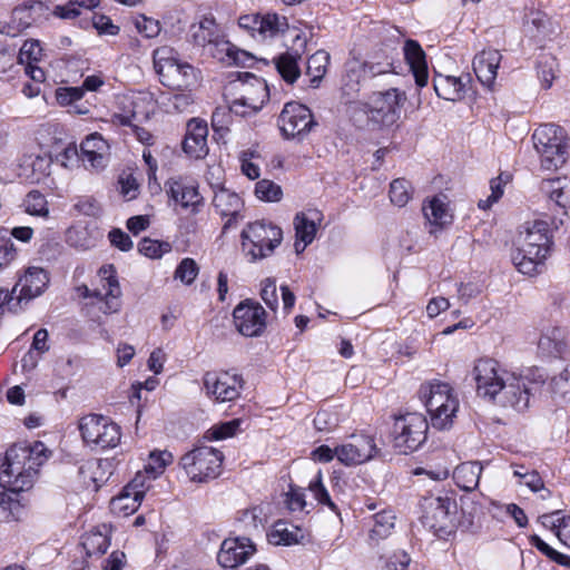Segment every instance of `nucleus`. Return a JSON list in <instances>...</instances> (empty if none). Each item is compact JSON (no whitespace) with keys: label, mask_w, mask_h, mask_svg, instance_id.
<instances>
[{"label":"nucleus","mask_w":570,"mask_h":570,"mask_svg":"<svg viewBox=\"0 0 570 570\" xmlns=\"http://www.w3.org/2000/svg\"><path fill=\"white\" fill-rule=\"evenodd\" d=\"M471 374L479 396L512 406L519 412L529 407L532 391L544 382V375L539 370H530L524 377L517 376L495 360L487 357L475 361Z\"/></svg>","instance_id":"obj_1"},{"label":"nucleus","mask_w":570,"mask_h":570,"mask_svg":"<svg viewBox=\"0 0 570 570\" xmlns=\"http://www.w3.org/2000/svg\"><path fill=\"white\" fill-rule=\"evenodd\" d=\"M551 245L549 224L543 220L528 222L519 233L512 262L520 273L534 275L549 255Z\"/></svg>","instance_id":"obj_2"},{"label":"nucleus","mask_w":570,"mask_h":570,"mask_svg":"<svg viewBox=\"0 0 570 570\" xmlns=\"http://www.w3.org/2000/svg\"><path fill=\"white\" fill-rule=\"evenodd\" d=\"M405 99V94L396 88L375 91L366 102H356L348 107L347 112L358 127L370 124L389 127L400 118V110Z\"/></svg>","instance_id":"obj_3"},{"label":"nucleus","mask_w":570,"mask_h":570,"mask_svg":"<svg viewBox=\"0 0 570 570\" xmlns=\"http://www.w3.org/2000/svg\"><path fill=\"white\" fill-rule=\"evenodd\" d=\"M237 75V79L228 86V90L235 95L229 102V110L240 117L255 115L268 100L267 83L250 72H238Z\"/></svg>","instance_id":"obj_4"},{"label":"nucleus","mask_w":570,"mask_h":570,"mask_svg":"<svg viewBox=\"0 0 570 570\" xmlns=\"http://www.w3.org/2000/svg\"><path fill=\"white\" fill-rule=\"evenodd\" d=\"M532 140L544 169H558L566 164L570 145L562 127L554 124L541 125L532 134Z\"/></svg>","instance_id":"obj_5"},{"label":"nucleus","mask_w":570,"mask_h":570,"mask_svg":"<svg viewBox=\"0 0 570 570\" xmlns=\"http://www.w3.org/2000/svg\"><path fill=\"white\" fill-rule=\"evenodd\" d=\"M240 237L246 256L256 262L274 253L283 240V230L272 222L256 220L243 229Z\"/></svg>","instance_id":"obj_6"},{"label":"nucleus","mask_w":570,"mask_h":570,"mask_svg":"<svg viewBox=\"0 0 570 570\" xmlns=\"http://www.w3.org/2000/svg\"><path fill=\"white\" fill-rule=\"evenodd\" d=\"M154 68L163 85L177 89H188L197 82L194 67L181 62L173 48L160 47L154 51Z\"/></svg>","instance_id":"obj_7"},{"label":"nucleus","mask_w":570,"mask_h":570,"mask_svg":"<svg viewBox=\"0 0 570 570\" xmlns=\"http://www.w3.org/2000/svg\"><path fill=\"white\" fill-rule=\"evenodd\" d=\"M189 35L195 45L199 47H215L220 52H225L226 58L218 57V59L229 65L244 63L247 57L245 51L235 48L224 39V32L213 17H203L198 22L193 23Z\"/></svg>","instance_id":"obj_8"},{"label":"nucleus","mask_w":570,"mask_h":570,"mask_svg":"<svg viewBox=\"0 0 570 570\" xmlns=\"http://www.w3.org/2000/svg\"><path fill=\"white\" fill-rule=\"evenodd\" d=\"M224 455L212 446H197L180 458V466L194 482H205L220 474Z\"/></svg>","instance_id":"obj_9"},{"label":"nucleus","mask_w":570,"mask_h":570,"mask_svg":"<svg viewBox=\"0 0 570 570\" xmlns=\"http://www.w3.org/2000/svg\"><path fill=\"white\" fill-rule=\"evenodd\" d=\"M79 430L83 442L94 449H114L120 443V426L104 415H85L80 419Z\"/></svg>","instance_id":"obj_10"},{"label":"nucleus","mask_w":570,"mask_h":570,"mask_svg":"<svg viewBox=\"0 0 570 570\" xmlns=\"http://www.w3.org/2000/svg\"><path fill=\"white\" fill-rule=\"evenodd\" d=\"M429 423L421 413H406L393 425V443L400 453L416 451L426 440Z\"/></svg>","instance_id":"obj_11"},{"label":"nucleus","mask_w":570,"mask_h":570,"mask_svg":"<svg viewBox=\"0 0 570 570\" xmlns=\"http://www.w3.org/2000/svg\"><path fill=\"white\" fill-rule=\"evenodd\" d=\"M203 386L208 397L225 403L239 397L244 380L228 371H208L203 375Z\"/></svg>","instance_id":"obj_12"},{"label":"nucleus","mask_w":570,"mask_h":570,"mask_svg":"<svg viewBox=\"0 0 570 570\" xmlns=\"http://www.w3.org/2000/svg\"><path fill=\"white\" fill-rule=\"evenodd\" d=\"M422 508L424 512L423 522L426 527L434 530L439 535L451 532L456 513L454 500L448 497H430L424 499Z\"/></svg>","instance_id":"obj_13"},{"label":"nucleus","mask_w":570,"mask_h":570,"mask_svg":"<svg viewBox=\"0 0 570 570\" xmlns=\"http://www.w3.org/2000/svg\"><path fill=\"white\" fill-rule=\"evenodd\" d=\"M315 125L311 110L296 101L285 104L278 117V127L286 139L301 138Z\"/></svg>","instance_id":"obj_14"},{"label":"nucleus","mask_w":570,"mask_h":570,"mask_svg":"<svg viewBox=\"0 0 570 570\" xmlns=\"http://www.w3.org/2000/svg\"><path fill=\"white\" fill-rule=\"evenodd\" d=\"M99 276L101 278V287L89 289L87 286L79 287L83 297H96L104 302V306L100 309L105 314L117 313L120 309V296L121 288L117 277L115 276V269L112 265L104 266L99 269Z\"/></svg>","instance_id":"obj_15"},{"label":"nucleus","mask_w":570,"mask_h":570,"mask_svg":"<svg viewBox=\"0 0 570 570\" xmlns=\"http://www.w3.org/2000/svg\"><path fill=\"white\" fill-rule=\"evenodd\" d=\"M50 16L49 8L41 1H35L13 9L10 22L0 31L11 37L18 36L23 30L40 26Z\"/></svg>","instance_id":"obj_16"},{"label":"nucleus","mask_w":570,"mask_h":570,"mask_svg":"<svg viewBox=\"0 0 570 570\" xmlns=\"http://www.w3.org/2000/svg\"><path fill=\"white\" fill-rule=\"evenodd\" d=\"M234 323L238 332L248 337L259 336L266 327V312L254 301L239 303L233 312Z\"/></svg>","instance_id":"obj_17"},{"label":"nucleus","mask_w":570,"mask_h":570,"mask_svg":"<svg viewBox=\"0 0 570 570\" xmlns=\"http://www.w3.org/2000/svg\"><path fill=\"white\" fill-rule=\"evenodd\" d=\"M289 33L292 46L275 59V65L282 78L288 83H294L301 76L298 60L306 49L307 38L297 29L289 30Z\"/></svg>","instance_id":"obj_18"},{"label":"nucleus","mask_w":570,"mask_h":570,"mask_svg":"<svg viewBox=\"0 0 570 570\" xmlns=\"http://www.w3.org/2000/svg\"><path fill=\"white\" fill-rule=\"evenodd\" d=\"M238 24L242 29L249 31L254 38L258 37L263 40L289 31L287 19L275 13L244 14L239 17Z\"/></svg>","instance_id":"obj_19"},{"label":"nucleus","mask_w":570,"mask_h":570,"mask_svg":"<svg viewBox=\"0 0 570 570\" xmlns=\"http://www.w3.org/2000/svg\"><path fill=\"white\" fill-rule=\"evenodd\" d=\"M377 449L373 438L353 435L351 442L335 448V456L345 465L362 464L376 454Z\"/></svg>","instance_id":"obj_20"},{"label":"nucleus","mask_w":570,"mask_h":570,"mask_svg":"<svg viewBox=\"0 0 570 570\" xmlns=\"http://www.w3.org/2000/svg\"><path fill=\"white\" fill-rule=\"evenodd\" d=\"M256 552L255 544L245 537L225 539L217 554L218 563L224 568H236L245 563Z\"/></svg>","instance_id":"obj_21"},{"label":"nucleus","mask_w":570,"mask_h":570,"mask_svg":"<svg viewBox=\"0 0 570 570\" xmlns=\"http://www.w3.org/2000/svg\"><path fill=\"white\" fill-rule=\"evenodd\" d=\"M213 205L216 212L223 217L227 218L223 230L234 227L239 219H243L244 202L235 191L220 187L215 191Z\"/></svg>","instance_id":"obj_22"},{"label":"nucleus","mask_w":570,"mask_h":570,"mask_svg":"<svg viewBox=\"0 0 570 570\" xmlns=\"http://www.w3.org/2000/svg\"><path fill=\"white\" fill-rule=\"evenodd\" d=\"M49 283V276L43 268L29 267L19 278L12 289V294L17 293V304L29 302L30 299L41 295Z\"/></svg>","instance_id":"obj_23"},{"label":"nucleus","mask_w":570,"mask_h":570,"mask_svg":"<svg viewBox=\"0 0 570 570\" xmlns=\"http://www.w3.org/2000/svg\"><path fill=\"white\" fill-rule=\"evenodd\" d=\"M207 136V124L197 118L190 119L183 141L184 151L191 158H204L208 154Z\"/></svg>","instance_id":"obj_24"},{"label":"nucleus","mask_w":570,"mask_h":570,"mask_svg":"<svg viewBox=\"0 0 570 570\" xmlns=\"http://www.w3.org/2000/svg\"><path fill=\"white\" fill-rule=\"evenodd\" d=\"M419 396L424 403L426 411H436L443 404L459 401L453 387L440 381H432L421 385Z\"/></svg>","instance_id":"obj_25"},{"label":"nucleus","mask_w":570,"mask_h":570,"mask_svg":"<svg viewBox=\"0 0 570 570\" xmlns=\"http://www.w3.org/2000/svg\"><path fill=\"white\" fill-rule=\"evenodd\" d=\"M167 194L183 208L197 213L203 203V198L195 185L185 181L181 178H171L167 181Z\"/></svg>","instance_id":"obj_26"},{"label":"nucleus","mask_w":570,"mask_h":570,"mask_svg":"<svg viewBox=\"0 0 570 570\" xmlns=\"http://www.w3.org/2000/svg\"><path fill=\"white\" fill-rule=\"evenodd\" d=\"M81 160L85 166L94 169H101L107 165L108 144L99 134H91L80 146Z\"/></svg>","instance_id":"obj_27"},{"label":"nucleus","mask_w":570,"mask_h":570,"mask_svg":"<svg viewBox=\"0 0 570 570\" xmlns=\"http://www.w3.org/2000/svg\"><path fill=\"white\" fill-rule=\"evenodd\" d=\"M502 56L495 49L482 50L473 59V70L480 82L491 88L497 79V70Z\"/></svg>","instance_id":"obj_28"},{"label":"nucleus","mask_w":570,"mask_h":570,"mask_svg":"<svg viewBox=\"0 0 570 570\" xmlns=\"http://www.w3.org/2000/svg\"><path fill=\"white\" fill-rule=\"evenodd\" d=\"M320 220V213L309 210L308 213H298L294 218V228L296 234V240L294 248L297 254L305 250L316 235L317 224Z\"/></svg>","instance_id":"obj_29"},{"label":"nucleus","mask_w":570,"mask_h":570,"mask_svg":"<svg viewBox=\"0 0 570 570\" xmlns=\"http://www.w3.org/2000/svg\"><path fill=\"white\" fill-rule=\"evenodd\" d=\"M403 51L405 60L413 72L415 83L421 88L425 87L428 85L429 75L425 52L422 47L417 41L409 39L404 43Z\"/></svg>","instance_id":"obj_30"},{"label":"nucleus","mask_w":570,"mask_h":570,"mask_svg":"<svg viewBox=\"0 0 570 570\" xmlns=\"http://www.w3.org/2000/svg\"><path fill=\"white\" fill-rule=\"evenodd\" d=\"M469 82L470 76L454 77L439 73L433 78V87L436 95L449 101L461 100L465 95Z\"/></svg>","instance_id":"obj_31"},{"label":"nucleus","mask_w":570,"mask_h":570,"mask_svg":"<svg viewBox=\"0 0 570 570\" xmlns=\"http://www.w3.org/2000/svg\"><path fill=\"white\" fill-rule=\"evenodd\" d=\"M538 350L544 356H563L567 352L564 331L558 326L542 328L538 340Z\"/></svg>","instance_id":"obj_32"},{"label":"nucleus","mask_w":570,"mask_h":570,"mask_svg":"<svg viewBox=\"0 0 570 570\" xmlns=\"http://www.w3.org/2000/svg\"><path fill=\"white\" fill-rule=\"evenodd\" d=\"M396 523V515L393 510L384 509L373 515V525L370 529L368 539L371 544H379L380 541L389 538Z\"/></svg>","instance_id":"obj_33"},{"label":"nucleus","mask_w":570,"mask_h":570,"mask_svg":"<svg viewBox=\"0 0 570 570\" xmlns=\"http://www.w3.org/2000/svg\"><path fill=\"white\" fill-rule=\"evenodd\" d=\"M482 470L478 461L464 462L455 468L453 479L459 488L471 492L478 488Z\"/></svg>","instance_id":"obj_34"},{"label":"nucleus","mask_w":570,"mask_h":570,"mask_svg":"<svg viewBox=\"0 0 570 570\" xmlns=\"http://www.w3.org/2000/svg\"><path fill=\"white\" fill-rule=\"evenodd\" d=\"M423 214L430 224L436 226H445L451 224L452 214L445 196H435L428 204L423 205Z\"/></svg>","instance_id":"obj_35"},{"label":"nucleus","mask_w":570,"mask_h":570,"mask_svg":"<svg viewBox=\"0 0 570 570\" xmlns=\"http://www.w3.org/2000/svg\"><path fill=\"white\" fill-rule=\"evenodd\" d=\"M301 538L303 535L299 528L281 520L275 522L267 533L268 542L274 546H291L297 543Z\"/></svg>","instance_id":"obj_36"},{"label":"nucleus","mask_w":570,"mask_h":570,"mask_svg":"<svg viewBox=\"0 0 570 570\" xmlns=\"http://www.w3.org/2000/svg\"><path fill=\"white\" fill-rule=\"evenodd\" d=\"M362 66L357 61H352L346 65V73L343 77L342 95L345 97V102L351 107L354 101L353 99L360 91V82L363 75Z\"/></svg>","instance_id":"obj_37"},{"label":"nucleus","mask_w":570,"mask_h":570,"mask_svg":"<svg viewBox=\"0 0 570 570\" xmlns=\"http://www.w3.org/2000/svg\"><path fill=\"white\" fill-rule=\"evenodd\" d=\"M81 544L89 557L104 554L110 544L108 528L102 525L86 533L82 537Z\"/></svg>","instance_id":"obj_38"},{"label":"nucleus","mask_w":570,"mask_h":570,"mask_svg":"<svg viewBox=\"0 0 570 570\" xmlns=\"http://www.w3.org/2000/svg\"><path fill=\"white\" fill-rule=\"evenodd\" d=\"M541 522L544 527H550L560 542L570 548V517H560V511L551 514H543Z\"/></svg>","instance_id":"obj_39"},{"label":"nucleus","mask_w":570,"mask_h":570,"mask_svg":"<svg viewBox=\"0 0 570 570\" xmlns=\"http://www.w3.org/2000/svg\"><path fill=\"white\" fill-rule=\"evenodd\" d=\"M330 59V53L325 50H317L308 58L306 73L311 77L313 87H317L325 76Z\"/></svg>","instance_id":"obj_40"},{"label":"nucleus","mask_w":570,"mask_h":570,"mask_svg":"<svg viewBox=\"0 0 570 570\" xmlns=\"http://www.w3.org/2000/svg\"><path fill=\"white\" fill-rule=\"evenodd\" d=\"M459 406L460 402L456 401L443 404V406L436 411H428L432 426L438 430L450 429L453 425Z\"/></svg>","instance_id":"obj_41"},{"label":"nucleus","mask_w":570,"mask_h":570,"mask_svg":"<svg viewBox=\"0 0 570 570\" xmlns=\"http://www.w3.org/2000/svg\"><path fill=\"white\" fill-rule=\"evenodd\" d=\"M173 462V454L168 451H153L149 454L145 471L149 479H157L164 473L166 466Z\"/></svg>","instance_id":"obj_42"},{"label":"nucleus","mask_w":570,"mask_h":570,"mask_svg":"<svg viewBox=\"0 0 570 570\" xmlns=\"http://www.w3.org/2000/svg\"><path fill=\"white\" fill-rule=\"evenodd\" d=\"M140 492H130L124 489L122 493L111 500V509L125 515L134 513L140 505Z\"/></svg>","instance_id":"obj_43"},{"label":"nucleus","mask_w":570,"mask_h":570,"mask_svg":"<svg viewBox=\"0 0 570 570\" xmlns=\"http://www.w3.org/2000/svg\"><path fill=\"white\" fill-rule=\"evenodd\" d=\"M23 207L29 215L42 218L49 217L48 202L38 190H31L27 194L23 200Z\"/></svg>","instance_id":"obj_44"},{"label":"nucleus","mask_w":570,"mask_h":570,"mask_svg":"<svg viewBox=\"0 0 570 570\" xmlns=\"http://www.w3.org/2000/svg\"><path fill=\"white\" fill-rule=\"evenodd\" d=\"M100 0H71L66 6H57L53 10L56 17L62 19H73L80 14L78 8L91 10L99 4Z\"/></svg>","instance_id":"obj_45"},{"label":"nucleus","mask_w":570,"mask_h":570,"mask_svg":"<svg viewBox=\"0 0 570 570\" xmlns=\"http://www.w3.org/2000/svg\"><path fill=\"white\" fill-rule=\"evenodd\" d=\"M412 197V187L410 181L404 178L394 179L390 185V199L399 206H405Z\"/></svg>","instance_id":"obj_46"},{"label":"nucleus","mask_w":570,"mask_h":570,"mask_svg":"<svg viewBox=\"0 0 570 570\" xmlns=\"http://www.w3.org/2000/svg\"><path fill=\"white\" fill-rule=\"evenodd\" d=\"M266 514L262 507H254L244 511L240 522L249 532L261 533L266 523Z\"/></svg>","instance_id":"obj_47"},{"label":"nucleus","mask_w":570,"mask_h":570,"mask_svg":"<svg viewBox=\"0 0 570 570\" xmlns=\"http://www.w3.org/2000/svg\"><path fill=\"white\" fill-rule=\"evenodd\" d=\"M194 97L189 90L183 89L179 92L166 97L164 105L168 112H184L193 105Z\"/></svg>","instance_id":"obj_48"},{"label":"nucleus","mask_w":570,"mask_h":570,"mask_svg":"<svg viewBox=\"0 0 570 570\" xmlns=\"http://www.w3.org/2000/svg\"><path fill=\"white\" fill-rule=\"evenodd\" d=\"M255 195L264 202H278L282 198V188L269 179H262L256 183Z\"/></svg>","instance_id":"obj_49"},{"label":"nucleus","mask_w":570,"mask_h":570,"mask_svg":"<svg viewBox=\"0 0 570 570\" xmlns=\"http://www.w3.org/2000/svg\"><path fill=\"white\" fill-rule=\"evenodd\" d=\"M551 391L556 397L570 401V366H567L552 379Z\"/></svg>","instance_id":"obj_50"},{"label":"nucleus","mask_w":570,"mask_h":570,"mask_svg":"<svg viewBox=\"0 0 570 570\" xmlns=\"http://www.w3.org/2000/svg\"><path fill=\"white\" fill-rule=\"evenodd\" d=\"M199 272L197 263L189 257L184 258L175 271V279H179L185 285H190L196 279Z\"/></svg>","instance_id":"obj_51"},{"label":"nucleus","mask_w":570,"mask_h":570,"mask_svg":"<svg viewBox=\"0 0 570 570\" xmlns=\"http://www.w3.org/2000/svg\"><path fill=\"white\" fill-rule=\"evenodd\" d=\"M308 490L313 493L315 500L318 503L328 507L332 511L337 510L335 503L331 500V497L322 482L321 471H318L314 480L309 482Z\"/></svg>","instance_id":"obj_52"},{"label":"nucleus","mask_w":570,"mask_h":570,"mask_svg":"<svg viewBox=\"0 0 570 570\" xmlns=\"http://www.w3.org/2000/svg\"><path fill=\"white\" fill-rule=\"evenodd\" d=\"M17 256L12 238L7 230H0V271L9 266Z\"/></svg>","instance_id":"obj_53"},{"label":"nucleus","mask_w":570,"mask_h":570,"mask_svg":"<svg viewBox=\"0 0 570 570\" xmlns=\"http://www.w3.org/2000/svg\"><path fill=\"white\" fill-rule=\"evenodd\" d=\"M42 49L40 47L39 41L37 40H27L20 47L18 53V61L21 65H28L31 62H36L41 57Z\"/></svg>","instance_id":"obj_54"},{"label":"nucleus","mask_w":570,"mask_h":570,"mask_svg":"<svg viewBox=\"0 0 570 570\" xmlns=\"http://www.w3.org/2000/svg\"><path fill=\"white\" fill-rule=\"evenodd\" d=\"M169 249L170 246L168 243H160L148 238L142 239L138 245L139 253L149 258H159L164 253L169 252Z\"/></svg>","instance_id":"obj_55"},{"label":"nucleus","mask_w":570,"mask_h":570,"mask_svg":"<svg viewBox=\"0 0 570 570\" xmlns=\"http://www.w3.org/2000/svg\"><path fill=\"white\" fill-rule=\"evenodd\" d=\"M381 560L383 561L382 570H405L411 562L410 556L403 550L381 557Z\"/></svg>","instance_id":"obj_56"},{"label":"nucleus","mask_w":570,"mask_h":570,"mask_svg":"<svg viewBox=\"0 0 570 570\" xmlns=\"http://www.w3.org/2000/svg\"><path fill=\"white\" fill-rule=\"evenodd\" d=\"M240 425L239 420H232L218 425H214L207 433L209 440H223L235 435Z\"/></svg>","instance_id":"obj_57"},{"label":"nucleus","mask_w":570,"mask_h":570,"mask_svg":"<svg viewBox=\"0 0 570 570\" xmlns=\"http://www.w3.org/2000/svg\"><path fill=\"white\" fill-rule=\"evenodd\" d=\"M20 450L24 454H28V459L31 461L29 465L30 469H32L33 465H41L48 459L49 450L40 441L35 442L28 448H20Z\"/></svg>","instance_id":"obj_58"},{"label":"nucleus","mask_w":570,"mask_h":570,"mask_svg":"<svg viewBox=\"0 0 570 570\" xmlns=\"http://www.w3.org/2000/svg\"><path fill=\"white\" fill-rule=\"evenodd\" d=\"M83 96V89L78 87L70 88H58L56 90V99L61 106H73L77 108L75 104L79 101Z\"/></svg>","instance_id":"obj_59"},{"label":"nucleus","mask_w":570,"mask_h":570,"mask_svg":"<svg viewBox=\"0 0 570 570\" xmlns=\"http://www.w3.org/2000/svg\"><path fill=\"white\" fill-rule=\"evenodd\" d=\"M135 27L145 38H155L160 32L159 21L145 16H140L136 19Z\"/></svg>","instance_id":"obj_60"},{"label":"nucleus","mask_w":570,"mask_h":570,"mask_svg":"<svg viewBox=\"0 0 570 570\" xmlns=\"http://www.w3.org/2000/svg\"><path fill=\"white\" fill-rule=\"evenodd\" d=\"M530 542L533 547H535L540 552L550 558L551 560L566 564L569 557L556 551L548 543H546L539 535L534 534L530 538Z\"/></svg>","instance_id":"obj_61"},{"label":"nucleus","mask_w":570,"mask_h":570,"mask_svg":"<svg viewBox=\"0 0 570 570\" xmlns=\"http://www.w3.org/2000/svg\"><path fill=\"white\" fill-rule=\"evenodd\" d=\"M261 297L272 311H276L278 306V296L276 282L274 279L266 278L265 281H263Z\"/></svg>","instance_id":"obj_62"},{"label":"nucleus","mask_w":570,"mask_h":570,"mask_svg":"<svg viewBox=\"0 0 570 570\" xmlns=\"http://www.w3.org/2000/svg\"><path fill=\"white\" fill-rule=\"evenodd\" d=\"M556 60L552 57H543L538 65V75L544 88H550L554 79Z\"/></svg>","instance_id":"obj_63"},{"label":"nucleus","mask_w":570,"mask_h":570,"mask_svg":"<svg viewBox=\"0 0 570 570\" xmlns=\"http://www.w3.org/2000/svg\"><path fill=\"white\" fill-rule=\"evenodd\" d=\"M254 156L253 151L245 150L239 155L240 169L244 175H246L249 179H257L259 177V167L258 165L252 161Z\"/></svg>","instance_id":"obj_64"}]
</instances>
